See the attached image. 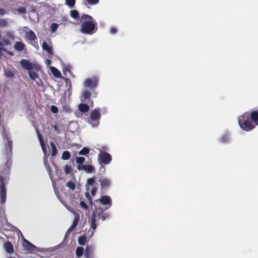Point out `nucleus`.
Wrapping results in <instances>:
<instances>
[{
  "mask_svg": "<svg viewBox=\"0 0 258 258\" xmlns=\"http://www.w3.org/2000/svg\"><path fill=\"white\" fill-rule=\"evenodd\" d=\"M96 201L99 204L104 205L105 208L103 209L99 207L93 211L91 219V228L92 229V233L95 232L97 227L96 221L100 219L104 221L108 217V214H104L103 211L110 208L112 205L111 199L108 196H103Z\"/></svg>",
  "mask_w": 258,
  "mask_h": 258,
  "instance_id": "nucleus-1",
  "label": "nucleus"
},
{
  "mask_svg": "<svg viewBox=\"0 0 258 258\" xmlns=\"http://www.w3.org/2000/svg\"><path fill=\"white\" fill-rule=\"evenodd\" d=\"M238 123L240 127L246 132L254 128L256 125H258V112L256 110L245 112L240 116L238 118Z\"/></svg>",
  "mask_w": 258,
  "mask_h": 258,
  "instance_id": "nucleus-2",
  "label": "nucleus"
},
{
  "mask_svg": "<svg viewBox=\"0 0 258 258\" xmlns=\"http://www.w3.org/2000/svg\"><path fill=\"white\" fill-rule=\"evenodd\" d=\"M81 31L83 33L93 34L97 30V23L90 15H83L81 19Z\"/></svg>",
  "mask_w": 258,
  "mask_h": 258,
  "instance_id": "nucleus-3",
  "label": "nucleus"
},
{
  "mask_svg": "<svg viewBox=\"0 0 258 258\" xmlns=\"http://www.w3.org/2000/svg\"><path fill=\"white\" fill-rule=\"evenodd\" d=\"M20 64L23 69L28 71L34 70L35 71H38L40 70L39 65L33 64L28 59H22L20 61Z\"/></svg>",
  "mask_w": 258,
  "mask_h": 258,
  "instance_id": "nucleus-4",
  "label": "nucleus"
},
{
  "mask_svg": "<svg viewBox=\"0 0 258 258\" xmlns=\"http://www.w3.org/2000/svg\"><path fill=\"white\" fill-rule=\"evenodd\" d=\"M98 162L100 164H109L111 160L112 157L111 155L105 151H100L98 156Z\"/></svg>",
  "mask_w": 258,
  "mask_h": 258,
  "instance_id": "nucleus-5",
  "label": "nucleus"
},
{
  "mask_svg": "<svg viewBox=\"0 0 258 258\" xmlns=\"http://www.w3.org/2000/svg\"><path fill=\"white\" fill-rule=\"evenodd\" d=\"M100 117V108H95L91 111L90 113V123L93 126L99 124Z\"/></svg>",
  "mask_w": 258,
  "mask_h": 258,
  "instance_id": "nucleus-6",
  "label": "nucleus"
},
{
  "mask_svg": "<svg viewBox=\"0 0 258 258\" xmlns=\"http://www.w3.org/2000/svg\"><path fill=\"white\" fill-rule=\"evenodd\" d=\"M7 194L6 188L5 183V178L3 176H0V202L4 204L6 201Z\"/></svg>",
  "mask_w": 258,
  "mask_h": 258,
  "instance_id": "nucleus-7",
  "label": "nucleus"
},
{
  "mask_svg": "<svg viewBox=\"0 0 258 258\" xmlns=\"http://www.w3.org/2000/svg\"><path fill=\"white\" fill-rule=\"evenodd\" d=\"M84 85L85 87L93 91L98 85V79L96 77L88 78L85 81Z\"/></svg>",
  "mask_w": 258,
  "mask_h": 258,
  "instance_id": "nucleus-8",
  "label": "nucleus"
},
{
  "mask_svg": "<svg viewBox=\"0 0 258 258\" xmlns=\"http://www.w3.org/2000/svg\"><path fill=\"white\" fill-rule=\"evenodd\" d=\"M87 184L92 186L91 194L93 196H94L96 195L98 188V183H97L95 176L88 178L87 181Z\"/></svg>",
  "mask_w": 258,
  "mask_h": 258,
  "instance_id": "nucleus-9",
  "label": "nucleus"
},
{
  "mask_svg": "<svg viewBox=\"0 0 258 258\" xmlns=\"http://www.w3.org/2000/svg\"><path fill=\"white\" fill-rule=\"evenodd\" d=\"M77 169L81 171L83 170L88 173H94L95 172V167L91 164H87L83 165H78Z\"/></svg>",
  "mask_w": 258,
  "mask_h": 258,
  "instance_id": "nucleus-10",
  "label": "nucleus"
},
{
  "mask_svg": "<svg viewBox=\"0 0 258 258\" xmlns=\"http://www.w3.org/2000/svg\"><path fill=\"white\" fill-rule=\"evenodd\" d=\"M99 181L100 182L101 190L107 189L111 184V180L106 177H101L99 179Z\"/></svg>",
  "mask_w": 258,
  "mask_h": 258,
  "instance_id": "nucleus-11",
  "label": "nucleus"
},
{
  "mask_svg": "<svg viewBox=\"0 0 258 258\" xmlns=\"http://www.w3.org/2000/svg\"><path fill=\"white\" fill-rule=\"evenodd\" d=\"M91 93L87 90H85L83 92L82 96L81 98V100L83 102L87 103H93L91 100Z\"/></svg>",
  "mask_w": 258,
  "mask_h": 258,
  "instance_id": "nucleus-12",
  "label": "nucleus"
},
{
  "mask_svg": "<svg viewBox=\"0 0 258 258\" xmlns=\"http://www.w3.org/2000/svg\"><path fill=\"white\" fill-rule=\"evenodd\" d=\"M25 38L30 41H34L37 39L35 33L31 30L26 32Z\"/></svg>",
  "mask_w": 258,
  "mask_h": 258,
  "instance_id": "nucleus-13",
  "label": "nucleus"
},
{
  "mask_svg": "<svg viewBox=\"0 0 258 258\" xmlns=\"http://www.w3.org/2000/svg\"><path fill=\"white\" fill-rule=\"evenodd\" d=\"M80 220V215L78 213H76L75 214V218L74 219L73 222L71 226V227L69 228L68 231H72L74 230L78 225V223Z\"/></svg>",
  "mask_w": 258,
  "mask_h": 258,
  "instance_id": "nucleus-14",
  "label": "nucleus"
},
{
  "mask_svg": "<svg viewBox=\"0 0 258 258\" xmlns=\"http://www.w3.org/2000/svg\"><path fill=\"white\" fill-rule=\"evenodd\" d=\"M42 48L43 50L47 51L48 54L53 55V48L51 45H49L45 41L42 43Z\"/></svg>",
  "mask_w": 258,
  "mask_h": 258,
  "instance_id": "nucleus-15",
  "label": "nucleus"
},
{
  "mask_svg": "<svg viewBox=\"0 0 258 258\" xmlns=\"http://www.w3.org/2000/svg\"><path fill=\"white\" fill-rule=\"evenodd\" d=\"M93 252L92 246L87 245L84 251V255L86 258H91Z\"/></svg>",
  "mask_w": 258,
  "mask_h": 258,
  "instance_id": "nucleus-16",
  "label": "nucleus"
},
{
  "mask_svg": "<svg viewBox=\"0 0 258 258\" xmlns=\"http://www.w3.org/2000/svg\"><path fill=\"white\" fill-rule=\"evenodd\" d=\"M4 247L8 253H12L14 252V247L11 242L7 241L5 242L4 244Z\"/></svg>",
  "mask_w": 258,
  "mask_h": 258,
  "instance_id": "nucleus-17",
  "label": "nucleus"
},
{
  "mask_svg": "<svg viewBox=\"0 0 258 258\" xmlns=\"http://www.w3.org/2000/svg\"><path fill=\"white\" fill-rule=\"evenodd\" d=\"M37 134H38V139H39L40 145L41 146L42 149L44 153L45 154L46 152V147L44 143L43 137L38 131H37Z\"/></svg>",
  "mask_w": 258,
  "mask_h": 258,
  "instance_id": "nucleus-18",
  "label": "nucleus"
},
{
  "mask_svg": "<svg viewBox=\"0 0 258 258\" xmlns=\"http://www.w3.org/2000/svg\"><path fill=\"white\" fill-rule=\"evenodd\" d=\"M14 48L19 51H22L25 48V45L22 42L17 41L14 45Z\"/></svg>",
  "mask_w": 258,
  "mask_h": 258,
  "instance_id": "nucleus-19",
  "label": "nucleus"
},
{
  "mask_svg": "<svg viewBox=\"0 0 258 258\" xmlns=\"http://www.w3.org/2000/svg\"><path fill=\"white\" fill-rule=\"evenodd\" d=\"M24 241L25 243L28 246V247L26 248V250L32 252L36 248V247L28 240L24 239Z\"/></svg>",
  "mask_w": 258,
  "mask_h": 258,
  "instance_id": "nucleus-20",
  "label": "nucleus"
},
{
  "mask_svg": "<svg viewBox=\"0 0 258 258\" xmlns=\"http://www.w3.org/2000/svg\"><path fill=\"white\" fill-rule=\"evenodd\" d=\"M78 108L79 110L82 112H87L89 110V106L85 103H80L79 106Z\"/></svg>",
  "mask_w": 258,
  "mask_h": 258,
  "instance_id": "nucleus-21",
  "label": "nucleus"
},
{
  "mask_svg": "<svg viewBox=\"0 0 258 258\" xmlns=\"http://www.w3.org/2000/svg\"><path fill=\"white\" fill-rule=\"evenodd\" d=\"M51 71L53 75L55 77L57 78H59L61 77V74L60 72L57 69H56L54 67H51Z\"/></svg>",
  "mask_w": 258,
  "mask_h": 258,
  "instance_id": "nucleus-22",
  "label": "nucleus"
},
{
  "mask_svg": "<svg viewBox=\"0 0 258 258\" xmlns=\"http://www.w3.org/2000/svg\"><path fill=\"white\" fill-rule=\"evenodd\" d=\"M13 13L15 14H25L26 13V9L25 7H21L13 10Z\"/></svg>",
  "mask_w": 258,
  "mask_h": 258,
  "instance_id": "nucleus-23",
  "label": "nucleus"
},
{
  "mask_svg": "<svg viewBox=\"0 0 258 258\" xmlns=\"http://www.w3.org/2000/svg\"><path fill=\"white\" fill-rule=\"evenodd\" d=\"M84 249L82 247H78L76 250V254L77 257H81L84 253Z\"/></svg>",
  "mask_w": 258,
  "mask_h": 258,
  "instance_id": "nucleus-24",
  "label": "nucleus"
},
{
  "mask_svg": "<svg viewBox=\"0 0 258 258\" xmlns=\"http://www.w3.org/2000/svg\"><path fill=\"white\" fill-rule=\"evenodd\" d=\"M71 16L75 19H78L79 18V13L77 10H73L70 12Z\"/></svg>",
  "mask_w": 258,
  "mask_h": 258,
  "instance_id": "nucleus-25",
  "label": "nucleus"
},
{
  "mask_svg": "<svg viewBox=\"0 0 258 258\" xmlns=\"http://www.w3.org/2000/svg\"><path fill=\"white\" fill-rule=\"evenodd\" d=\"M3 135L4 137V138L6 139H7V140L11 139V135L9 131H8L6 128H3Z\"/></svg>",
  "mask_w": 258,
  "mask_h": 258,
  "instance_id": "nucleus-26",
  "label": "nucleus"
},
{
  "mask_svg": "<svg viewBox=\"0 0 258 258\" xmlns=\"http://www.w3.org/2000/svg\"><path fill=\"white\" fill-rule=\"evenodd\" d=\"M50 146H51V149H52L51 156H55L57 154V150L56 146L54 143L51 142Z\"/></svg>",
  "mask_w": 258,
  "mask_h": 258,
  "instance_id": "nucleus-27",
  "label": "nucleus"
},
{
  "mask_svg": "<svg viewBox=\"0 0 258 258\" xmlns=\"http://www.w3.org/2000/svg\"><path fill=\"white\" fill-rule=\"evenodd\" d=\"M66 186L72 190H74L76 189V184L72 181L67 182Z\"/></svg>",
  "mask_w": 258,
  "mask_h": 258,
  "instance_id": "nucleus-28",
  "label": "nucleus"
},
{
  "mask_svg": "<svg viewBox=\"0 0 258 258\" xmlns=\"http://www.w3.org/2000/svg\"><path fill=\"white\" fill-rule=\"evenodd\" d=\"M85 161V158L84 157H77L76 161L78 165H83Z\"/></svg>",
  "mask_w": 258,
  "mask_h": 258,
  "instance_id": "nucleus-29",
  "label": "nucleus"
},
{
  "mask_svg": "<svg viewBox=\"0 0 258 258\" xmlns=\"http://www.w3.org/2000/svg\"><path fill=\"white\" fill-rule=\"evenodd\" d=\"M87 241V237L85 236H81L78 238V243L81 245H84Z\"/></svg>",
  "mask_w": 258,
  "mask_h": 258,
  "instance_id": "nucleus-30",
  "label": "nucleus"
},
{
  "mask_svg": "<svg viewBox=\"0 0 258 258\" xmlns=\"http://www.w3.org/2000/svg\"><path fill=\"white\" fill-rule=\"evenodd\" d=\"M29 76L30 78L33 80H35V79L38 77V75L37 74V73L35 72L32 71V70L29 71Z\"/></svg>",
  "mask_w": 258,
  "mask_h": 258,
  "instance_id": "nucleus-31",
  "label": "nucleus"
},
{
  "mask_svg": "<svg viewBox=\"0 0 258 258\" xmlns=\"http://www.w3.org/2000/svg\"><path fill=\"white\" fill-rule=\"evenodd\" d=\"M71 154L69 151H66L62 153L61 158L63 160H67L70 158Z\"/></svg>",
  "mask_w": 258,
  "mask_h": 258,
  "instance_id": "nucleus-32",
  "label": "nucleus"
},
{
  "mask_svg": "<svg viewBox=\"0 0 258 258\" xmlns=\"http://www.w3.org/2000/svg\"><path fill=\"white\" fill-rule=\"evenodd\" d=\"M90 150L87 147H84L79 152V154L81 155H87L89 153Z\"/></svg>",
  "mask_w": 258,
  "mask_h": 258,
  "instance_id": "nucleus-33",
  "label": "nucleus"
},
{
  "mask_svg": "<svg viewBox=\"0 0 258 258\" xmlns=\"http://www.w3.org/2000/svg\"><path fill=\"white\" fill-rule=\"evenodd\" d=\"M85 197L87 199L86 202H88L90 205H93V204L92 201V198L89 192H85Z\"/></svg>",
  "mask_w": 258,
  "mask_h": 258,
  "instance_id": "nucleus-34",
  "label": "nucleus"
},
{
  "mask_svg": "<svg viewBox=\"0 0 258 258\" xmlns=\"http://www.w3.org/2000/svg\"><path fill=\"white\" fill-rule=\"evenodd\" d=\"M8 22L7 20L4 19H0V27H6L8 25Z\"/></svg>",
  "mask_w": 258,
  "mask_h": 258,
  "instance_id": "nucleus-35",
  "label": "nucleus"
},
{
  "mask_svg": "<svg viewBox=\"0 0 258 258\" xmlns=\"http://www.w3.org/2000/svg\"><path fill=\"white\" fill-rule=\"evenodd\" d=\"M72 170L71 165L67 164L64 167V171L66 174H69Z\"/></svg>",
  "mask_w": 258,
  "mask_h": 258,
  "instance_id": "nucleus-36",
  "label": "nucleus"
},
{
  "mask_svg": "<svg viewBox=\"0 0 258 258\" xmlns=\"http://www.w3.org/2000/svg\"><path fill=\"white\" fill-rule=\"evenodd\" d=\"M76 0H66V4L71 8L74 6Z\"/></svg>",
  "mask_w": 258,
  "mask_h": 258,
  "instance_id": "nucleus-37",
  "label": "nucleus"
},
{
  "mask_svg": "<svg viewBox=\"0 0 258 258\" xmlns=\"http://www.w3.org/2000/svg\"><path fill=\"white\" fill-rule=\"evenodd\" d=\"M7 146H8V147L9 148V151L10 152H12V149H13V141L11 140V139L7 140Z\"/></svg>",
  "mask_w": 258,
  "mask_h": 258,
  "instance_id": "nucleus-38",
  "label": "nucleus"
},
{
  "mask_svg": "<svg viewBox=\"0 0 258 258\" xmlns=\"http://www.w3.org/2000/svg\"><path fill=\"white\" fill-rule=\"evenodd\" d=\"M58 27V25L57 24L55 23H52L50 26L51 30L52 32H53V33L54 32L57 30Z\"/></svg>",
  "mask_w": 258,
  "mask_h": 258,
  "instance_id": "nucleus-39",
  "label": "nucleus"
},
{
  "mask_svg": "<svg viewBox=\"0 0 258 258\" xmlns=\"http://www.w3.org/2000/svg\"><path fill=\"white\" fill-rule=\"evenodd\" d=\"M229 139L228 136L227 135H225L221 138L220 141L221 142L226 143L229 141Z\"/></svg>",
  "mask_w": 258,
  "mask_h": 258,
  "instance_id": "nucleus-40",
  "label": "nucleus"
},
{
  "mask_svg": "<svg viewBox=\"0 0 258 258\" xmlns=\"http://www.w3.org/2000/svg\"><path fill=\"white\" fill-rule=\"evenodd\" d=\"M44 165L45 166V168H46V169L47 170V171L50 172V171H51V167L50 166V165H49V164L48 163V162H47V160L46 159H45L44 161Z\"/></svg>",
  "mask_w": 258,
  "mask_h": 258,
  "instance_id": "nucleus-41",
  "label": "nucleus"
},
{
  "mask_svg": "<svg viewBox=\"0 0 258 258\" xmlns=\"http://www.w3.org/2000/svg\"><path fill=\"white\" fill-rule=\"evenodd\" d=\"M50 109H51V111H52V112L53 113H57L58 111V108L54 105H52L51 106Z\"/></svg>",
  "mask_w": 258,
  "mask_h": 258,
  "instance_id": "nucleus-42",
  "label": "nucleus"
},
{
  "mask_svg": "<svg viewBox=\"0 0 258 258\" xmlns=\"http://www.w3.org/2000/svg\"><path fill=\"white\" fill-rule=\"evenodd\" d=\"M87 2L90 5H95L99 2V0H87Z\"/></svg>",
  "mask_w": 258,
  "mask_h": 258,
  "instance_id": "nucleus-43",
  "label": "nucleus"
},
{
  "mask_svg": "<svg viewBox=\"0 0 258 258\" xmlns=\"http://www.w3.org/2000/svg\"><path fill=\"white\" fill-rule=\"evenodd\" d=\"M6 75L7 77L12 78L14 76V74L11 71H8L6 72Z\"/></svg>",
  "mask_w": 258,
  "mask_h": 258,
  "instance_id": "nucleus-44",
  "label": "nucleus"
},
{
  "mask_svg": "<svg viewBox=\"0 0 258 258\" xmlns=\"http://www.w3.org/2000/svg\"><path fill=\"white\" fill-rule=\"evenodd\" d=\"M80 206H81L82 208H84V209H86V210H87V209H88V206H87V205L86 204V203H85V202H84V201H81V202H80Z\"/></svg>",
  "mask_w": 258,
  "mask_h": 258,
  "instance_id": "nucleus-45",
  "label": "nucleus"
},
{
  "mask_svg": "<svg viewBox=\"0 0 258 258\" xmlns=\"http://www.w3.org/2000/svg\"><path fill=\"white\" fill-rule=\"evenodd\" d=\"M117 30L115 27H112L110 29V33L112 34L116 33L117 32Z\"/></svg>",
  "mask_w": 258,
  "mask_h": 258,
  "instance_id": "nucleus-46",
  "label": "nucleus"
},
{
  "mask_svg": "<svg viewBox=\"0 0 258 258\" xmlns=\"http://www.w3.org/2000/svg\"><path fill=\"white\" fill-rule=\"evenodd\" d=\"M6 13H7V12L5 9H4L3 8L0 9V15H4Z\"/></svg>",
  "mask_w": 258,
  "mask_h": 258,
  "instance_id": "nucleus-47",
  "label": "nucleus"
},
{
  "mask_svg": "<svg viewBox=\"0 0 258 258\" xmlns=\"http://www.w3.org/2000/svg\"><path fill=\"white\" fill-rule=\"evenodd\" d=\"M3 41L6 45H9L10 44V42L9 40L7 39H4L3 40Z\"/></svg>",
  "mask_w": 258,
  "mask_h": 258,
  "instance_id": "nucleus-48",
  "label": "nucleus"
},
{
  "mask_svg": "<svg viewBox=\"0 0 258 258\" xmlns=\"http://www.w3.org/2000/svg\"><path fill=\"white\" fill-rule=\"evenodd\" d=\"M8 53L11 56H13L14 55V52L12 51H8Z\"/></svg>",
  "mask_w": 258,
  "mask_h": 258,
  "instance_id": "nucleus-49",
  "label": "nucleus"
},
{
  "mask_svg": "<svg viewBox=\"0 0 258 258\" xmlns=\"http://www.w3.org/2000/svg\"><path fill=\"white\" fill-rule=\"evenodd\" d=\"M64 108L66 110V111H70V110L69 107H66Z\"/></svg>",
  "mask_w": 258,
  "mask_h": 258,
  "instance_id": "nucleus-50",
  "label": "nucleus"
},
{
  "mask_svg": "<svg viewBox=\"0 0 258 258\" xmlns=\"http://www.w3.org/2000/svg\"><path fill=\"white\" fill-rule=\"evenodd\" d=\"M0 46H3V43L0 41Z\"/></svg>",
  "mask_w": 258,
  "mask_h": 258,
  "instance_id": "nucleus-51",
  "label": "nucleus"
},
{
  "mask_svg": "<svg viewBox=\"0 0 258 258\" xmlns=\"http://www.w3.org/2000/svg\"><path fill=\"white\" fill-rule=\"evenodd\" d=\"M1 51H2V49L0 48V55L1 54Z\"/></svg>",
  "mask_w": 258,
  "mask_h": 258,
  "instance_id": "nucleus-52",
  "label": "nucleus"
},
{
  "mask_svg": "<svg viewBox=\"0 0 258 258\" xmlns=\"http://www.w3.org/2000/svg\"><path fill=\"white\" fill-rule=\"evenodd\" d=\"M8 258H15L14 257H9Z\"/></svg>",
  "mask_w": 258,
  "mask_h": 258,
  "instance_id": "nucleus-53",
  "label": "nucleus"
},
{
  "mask_svg": "<svg viewBox=\"0 0 258 258\" xmlns=\"http://www.w3.org/2000/svg\"><path fill=\"white\" fill-rule=\"evenodd\" d=\"M89 187H87L86 189H87V190H89Z\"/></svg>",
  "mask_w": 258,
  "mask_h": 258,
  "instance_id": "nucleus-54",
  "label": "nucleus"
},
{
  "mask_svg": "<svg viewBox=\"0 0 258 258\" xmlns=\"http://www.w3.org/2000/svg\"><path fill=\"white\" fill-rule=\"evenodd\" d=\"M48 61L49 62H51L50 60H48Z\"/></svg>",
  "mask_w": 258,
  "mask_h": 258,
  "instance_id": "nucleus-55",
  "label": "nucleus"
},
{
  "mask_svg": "<svg viewBox=\"0 0 258 258\" xmlns=\"http://www.w3.org/2000/svg\"><path fill=\"white\" fill-rule=\"evenodd\" d=\"M257 112H258V109H256Z\"/></svg>",
  "mask_w": 258,
  "mask_h": 258,
  "instance_id": "nucleus-56",
  "label": "nucleus"
}]
</instances>
